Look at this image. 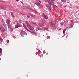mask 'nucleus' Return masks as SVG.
Wrapping results in <instances>:
<instances>
[{
    "instance_id": "nucleus-1",
    "label": "nucleus",
    "mask_w": 79,
    "mask_h": 79,
    "mask_svg": "<svg viewBox=\"0 0 79 79\" xmlns=\"http://www.w3.org/2000/svg\"><path fill=\"white\" fill-rule=\"evenodd\" d=\"M47 1L48 2L49 5L51 6L52 5V4H53L54 3L53 0H47Z\"/></svg>"
},
{
    "instance_id": "nucleus-2",
    "label": "nucleus",
    "mask_w": 79,
    "mask_h": 79,
    "mask_svg": "<svg viewBox=\"0 0 79 79\" xmlns=\"http://www.w3.org/2000/svg\"><path fill=\"white\" fill-rule=\"evenodd\" d=\"M23 27L25 28V29L28 32H31V33H32V32L33 31H32V32L31 31L28 29H27V27H26V25H25V24H24L23 23Z\"/></svg>"
},
{
    "instance_id": "nucleus-3",
    "label": "nucleus",
    "mask_w": 79,
    "mask_h": 79,
    "mask_svg": "<svg viewBox=\"0 0 79 79\" xmlns=\"http://www.w3.org/2000/svg\"><path fill=\"white\" fill-rule=\"evenodd\" d=\"M21 34L22 37H24V35H27V33H26L24 31H21Z\"/></svg>"
},
{
    "instance_id": "nucleus-4",
    "label": "nucleus",
    "mask_w": 79,
    "mask_h": 79,
    "mask_svg": "<svg viewBox=\"0 0 79 79\" xmlns=\"http://www.w3.org/2000/svg\"><path fill=\"white\" fill-rule=\"evenodd\" d=\"M42 16L44 18H45V19H48V17L44 13H43L42 15Z\"/></svg>"
},
{
    "instance_id": "nucleus-5",
    "label": "nucleus",
    "mask_w": 79,
    "mask_h": 79,
    "mask_svg": "<svg viewBox=\"0 0 79 79\" xmlns=\"http://www.w3.org/2000/svg\"><path fill=\"white\" fill-rule=\"evenodd\" d=\"M46 6L47 8H48V9H49L50 12H51L52 9L51 8V7L49 6V5L46 4Z\"/></svg>"
},
{
    "instance_id": "nucleus-6",
    "label": "nucleus",
    "mask_w": 79,
    "mask_h": 79,
    "mask_svg": "<svg viewBox=\"0 0 79 79\" xmlns=\"http://www.w3.org/2000/svg\"><path fill=\"white\" fill-rule=\"evenodd\" d=\"M0 29L1 31H2V32H5V29L2 26H1V27H0Z\"/></svg>"
},
{
    "instance_id": "nucleus-7",
    "label": "nucleus",
    "mask_w": 79,
    "mask_h": 79,
    "mask_svg": "<svg viewBox=\"0 0 79 79\" xmlns=\"http://www.w3.org/2000/svg\"><path fill=\"white\" fill-rule=\"evenodd\" d=\"M28 27H29V29L31 30V31H33L34 30V27H32L31 26V25H30Z\"/></svg>"
},
{
    "instance_id": "nucleus-8",
    "label": "nucleus",
    "mask_w": 79,
    "mask_h": 79,
    "mask_svg": "<svg viewBox=\"0 0 79 79\" xmlns=\"http://www.w3.org/2000/svg\"><path fill=\"white\" fill-rule=\"evenodd\" d=\"M68 27H67L65 29L63 30V33L64 34L63 37H64V36H65V35H66V34H65V31H66V29H68Z\"/></svg>"
},
{
    "instance_id": "nucleus-9",
    "label": "nucleus",
    "mask_w": 79,
    "mask_h": 79,
    "mask_svg": "<svg viewBox=\"0 0 79 79\" xmlns=\"http://www.w3.org/2000/svg\"><path fill=\"white\" fill-rule=\"evenodd\" d=\"M73 26H74V24H73V22L71 21V24L69 28L70 29H71V28H72L73 27Z\"/></svg>"
},
{
    "instance_id": "nucleus-10",
    "label": "nucleus",
    "mask_w": 79,
    "mask_h": 79,
    "mask_svg": "<svg viewBox=\"0 0 79 79\" xmlns=\"http://www.w3.org/2000/svg\"><path fill=\"white\" fill-rule=\"evenodd\" d=\"M45 21L44 20H43V21L42 22V24L43 25V26H45L46 24V23H45Z\"/></svg>"
},
{
    "instance_id": "nucleus-11",
    "label": "nucleus",
    "mask_w": 79,
    "mask_h": 79,
    "mask_svg": "<svg viewBox=\"0 0 79 79\" xmlns=\"http://www.w3.org/2000/svg\"><path fill=\"white\" fill-rule=\"evenodd\" d=\"M30 15L31 16V17H32V18H36V15H35L30 14Z\"/></svg>"
},
{
    "instance_id": "nucleus-12",
    "label": "nucleus",
    "mask_w": 79,
    "mask_h": 79,
    "mask_svg": "<svg viewBox=\"0 0 79 79\" xmlns=\"http://www.w3.org/2000/svg\"><path fill=\"white\" fill-rule=\"evenodd\" d=\"M25 23L26 24H27V27H28L30 25L29 24V23L27 21H26Z\"/></svg>"
},
{
    "instance_id": "nucleus-13",
    "label": "nucleus",
    "mask_w": 79,
    "mask_h": 79,
    "mask_svg": "<svg viewBox=\"0 0 79 79\" xmlns=\"http://www.w3.org/2000/svg\"><path fill=\"white\" fill-rule=\"evenodd\" d=\"M10 19H8L6 21V23L7 24H10Z\"/></svg>"
},
{
    "instance_id": "nucleus-14",
    "label": "nucleus",
    "mask_w": 79,
    "mask_h": 79,
    "mask_svg": "<svg viewBox=\"0 0 79 79\" xmlns=\"http://www.w3.org/2000/svg\"><path fill=\"white\" fill-rule=\"evenodd\" d=\"M30 23L32 24H33V25H34L35 26H36L37 25V24L36 23H35V22H31Z\"/></svg>"
},
{
    "instance_id": "nucleus-15",
    "label": "nucleus",
    "mask_w": 79,
    "mask_h": 79,
    "mask_svg": "<svg viewBox=\"0 0 79 79\" xmlns=\"http://www.w3.org/2000/svg\"><path fill=\"white\" fill-rule=\"evenodd\" d=\"M35 4L37 6H40V3L37 2H35Z\"/></svg>"
},
{
    "instance_id": "nucleus-16",
    "label": "nucleus",
    "mask_w": 79,
    "mask_h": 79,
    "mask_svg": "<svg viewBox=\"0 0 79 79\" xmlns=\"http://www.w3.org/2000/svg\"><path fill=\"white\" fill-rule=\"evenodd\" d=\"M51 24L52 27H53V26H54V27H55V29H56L55 28V24H54L52 22H51Z\"/></svg>"
},
{
    "instance_id": "nucleus-17",
    "label": "nucleus",
    "mask_w": 79,
    "mask_h": 79,
    "mask_svg": "<svg viewBox=\"0 0 79 79\" xmlns=\"http://www.w3.org/2000/svg\"><path fill=\"white\" fill-rule=\"evenodd\" d=\"M18 25H19V24H18V23H17V25H15V29H16L17 28H18V27H19V26H18Z\"/></svg>"
},
{
    "instance_id": "nucleus-18",
    "label": "nucleus",
    "mask_w": 79,
    "mask_h": 79,
    "mask_svg": "<svg viewBox=\"0 0 79 79\" xmlns=\"http://www.w3.org/2000/svg\"><path fill=\"white\" fill-rule=\"evenodd\" d=\"M38 26H39L40 27H42V26H44L43 25H42V23H40L38 24Z\"/></svg>"
},
{
    "instance_id": "nucleus-19",
    "label": "nucleus",
    "mask_w": 79,
    "mask_h": 79,
    "mask_svg": "<svg viewBox=\"0 0 79 79\" xmlns=\"http://www.w3.org/2000/svg\"><path fill=\"white\" fill-rule=\"evenodd\" d=\"M42 29L40 27H37L36 28V31H39V30H41Z\"/></svg>"
},
{
    "instance_id": "nucleus-20",
    "label": "nucleus",
    "mask_w": 79,
    "mask_h": 79,
    "mask_svg": "<svg viewBox=\"0 0 79 79\" xmlns=\"http://www.w3.org/2000/svg\"><path fill=\"white\" fill-rule=\"evenodd\" d=\"M43 28L44 29V30H46V31H48L49 30L47 28L43 27Z\"/></svg>"
},
{
    "instance_id": "nucleus-21",
    "label": "nucleus",
    "mask_w": 79,
    "mask_h": 79,
    "mask_svg": "<svg viewBox=\"0 0 79 79\" xmlns=\"http://www.w3.org/2000/svg\"><path fill=\"white\" fill-rule=\"evenodd\" d=\"M53 7L54 8H57V9H58V6H56V5H53Z\"/></svg>"
},
{
    "instance_id": "nucleus-22",
    "label": "nucleus",
    "mask_w": 79,
    "mask_h": 79,
    "mask_svg": "<svg viewBox=\"0 0 79 79\" xmlns=\"http://www.w3.org/2000/svg\"><path fill=\"white\" fill-rule=\"evenodd\" d=\"M11 16H12V17H13V18H15V16H14V15H13V12H11Z\"/></svg>"
},
{
    "instance_id": "nucleus-23",
    "label": "nucleus",
    "mask_w": 79,
    "mask_h": 79,
    "mask_svg": "<svg viewBox=\"0 0 79 79\" xmlns=\"http://www.w3.org/2000/svg\"><path fill=\"white\" fill-rule=\"evenodd\" d=\"M8 28H11V25L10 24H8Z\"/></svg>"
},
{
    "instance_id": "nucleus-24",
    "label": "nucleus",
    "mask_w": 79,
    "mask_h": 79,
    "mask_svg": "<svg viewBox=\"0 0 79 79\" xmlns=\"http://www.w3.org/2000/svg\"><path fill=\"white\" fill-rule=\"evenodd\" d=\"M40 6V8H43V6L42 5H40V6Z\"/></svg>"
},
{
    "instance_id": "nucleus-25",
    "label": "nucleus",
    "mask_w": 79,
    "mask_h": 79,
    "mask_svg": "<svg viewBox=\"0 0 79 79\" xmlns=\"http://www.w3.org/2000/svg\"><path fill=\"white\" fill-rule=\"evenodd\" d=\"M0 8L1 9H3L4 8V7H3L1 6H0Z\"/></svg>"
},
{
    "instance_id": "nucleus-26",
    "label": "nucleus",
    "mask_w": 79,
    "mask_h": 79,
    "mask_svg": "<svg viewBox=\"0 0 79 79\" xmlns=\"http://www.w3.org/2000/svg\"><path fill=\"white\" fill-rule=\"evenodd\" d=\"M61 1L63 2L64 4V2L65 1V0H61Z\"/></svg>"
},
{
    "instance_id": "nucleus-27",
    "label": "nucleus",
    "mask_w": 79,
    "mask_h": 79,
    "mask_svg": "<svg viewBox=\"0 0 79 79\" xmlns=\"http://www.w3.org/2000/svg\"><path fill=\"white\" fill-rule=\"evenodd\" d=\"M10 31L11 32H12V31H13V28H11L10 29Z\"/></svg>"
},
{
    "instance_id": "nucleus-28",
    "label": "nucleus",
    "mask_w": 79,
    "mask_h": 79,
    "mask_svg": "<svg viewBox=\"0 0 79 79\" xmlns=\"http://www.w3.org/2000/svg\"><path fill=\"white\" fill-rule=\"evenodd\" d=\"M37 1H38V2H40V3H41V1H40V0H36Z\"/></svg>"
},
{
    "instance_id": "nucleus-29",
    "label": "nucleus",
    "mask_w": 79,
    "mask_h": 79,
    "mask_svg": "<svg viewBox=\"0 0 79 79\" xmlns=\"http://www.w3.org/2000/svg\"><path fill=\"white\" fill-rule=\"evenodd\" d=\"M61 24L62 26H63V24H64V23L63 22H62L61 23Z\"/></svg>"
},
{
    "instance_id": "nucleus-30",
    "label": "nucleus",
    "mask_w": 79,
    "mask_h": 79,
    "mask_svg": "<svg viewBox=\"0 0 79 79\" xmlns=\"http://www.w3.org/2000/svg\"><path fill=\"white\" fill-rule=\"evenodd\" d=\"M19 22L20 23H21V20L19 19Z\"/></svg>"
},
{
    "instance_id": "nucleus-31",
    "label": "nucleus",
    "mask_w": 79,
    "mask_h": 79,
    "mask_svg": "<svg viewBox=\"0 0 79 79\" xmlns=\"http://www.w3.org/2000/svg\"><path fill=\"white\" fill-rule=\"evenodd\" d=\"M35 13H38L37 12V11H36V10H35Z\"/></svg>"
},
{
    "instance_id": "nucleus-32",
    "label": "nucleus",
    "mask_w": 79,
    "mask_h": 79,
    "mask_svg": "<svg viewBox=\"0 0 79 79\" xmlns=\"http://www.w3.org/2000/svg\"><path fill=\"white\" fill-rule=\"evenodd\" d=\"M17 7H20V6H19V5H17Z\"/></svg>"
},
{
    "instance_id": "nucleus-33",
    "label": "nucleus",
    "mask_w": 79,
    "mask_h": 79,
    "mask_svg": "<svg viewBox=\"0 0 79 79\" xmlns=\"http://www.w3.org/2000/svg\"><path fill=\"white\" fill-rule=\"evenodd\" d=\"M4 27H6V25H5V23H4Z\"/></svg>"
},
{
    "instance_id": "nucleus-34",
    "label": "nucleus",
    "mask_w": 79,
    "mask_h": 79,
    "mask_svg": "<svg viewBox=\"0 0 79 79\" xmlns=\"http://www.w3.org/2000/svg\"><path fill=\"white\" fill-rule=\"evenodd\" d=\"M27 18H30V16H27Z\"/></svg>"
},
{
    "instance_id": "nucleus-35",
    "label": "nucleus",
    "mask_w": 79,
    "mask_h": 79,
    "mask_svg": "<svg viewBox=\"0 0 79 79\" xmlns=\"http://www.w3.org/2000/svg\"><path fill=\"white\" fill-rule=\"evenodd\" d=\"M38 52H41V51H40V50H38Z\"/></svg>"
},
{
    "instance_id": "nucleus-36",
    "label": "nucleus",
    "mask_w": 79,
    "mask_h": 79,
    "mask_svg": "<svg viewBox=\"0 0 79 79\" xmlns=\"http://www.w3.org/2000/svg\"><path fill=\"white\" fill-rule=\"evenodd\" d=\"M0 50H1V51H2V49L1 48H0Z\"/></svg>"
},
{
    "instance_id": "nucleus-37",
    "label": "nucleus",
    "mask_w": 79,
    "mask_h": 79,
    "mask_svg": "<svg viewBox=\"0 0 79 79\" xmlns=\"http://www.w3.org/2000/svg\"><path fill=\"white\" fill-rule=\"evenodd\" d=\"M48 24L49 23H48L47 24V26H49V25H48Z\"/></svg>"
},
{
    "instance_id": "nucleus-38",
    "label": "nucleus",
    "mask_w": 79,
    "mask_h": 79,
    "mask_svg": "<svg viewBox=\"0 0 79 79\" xmlns=\"http://www.w3.org/2000/svg\"><path fill=\"white\" fill-rule=\"evenodd\" d=\"M55 24H56V22H55Z\"/></svg>"
},
{
    "instance_id": "nucleus-39",
    "label": "nucleus",
    "mask_w": 79,
    "mask_h": 79,
    "mask_svg": "<svg viewBox=\"0 0 79 79\" xmlns=\"http://www.w3.org/2000/svg\"><path fill=\"white\" fill-rule=\"evenodd\" d=\"M21 15H24V14H22V13H21Z\"/></svg>"
},
{
    "instance_id": "nucleus-40",
    "label": "nucleus",
    "mask_w": 79,
    "mask_h": 79,
    "mask_svg": "<svg viewBox=\"0 0 79 79\" xmlns=\"http://www.w3.org/2000/svg\"><path fill=\"white\" fill-rule=\"evenodd\" d=\"M21 3H22V4H23V2H21Z\"/></svg>"
},
{
    "instance_id": "nucleus-41",
    "label": "nucleus",
    "mask_w": 79,
    "mask_h": 79,
    "mask_svg": "<svg viewBox=\"0 0 79 79\" xmlns=\"http://www.w3.org/2000/svg\"><path fill=\"white\" fill-rule=\"evenodd\" d=\"M16 0V1H19V0Z\"/></svg>"
},
{
    "instance_id": "nucleus-42",
    "label": "nucleus",
    "mask_w": 79,
    "mask_h": 79,
    "mask_svg": "<svg viewBox=\"0 0 79 79\" xmlns=\"http://www.w3.org/2000/svg\"><path fill=\"white\" fill-rule=\"evenodd\" d=\"M56 16L57 17H58V15H56Z\"/></svg>"
},
{
    "instance_id": "nucleus-43",
    "label": "nucleus",
    "mask_w": 79,
    "mask_h": 79,
    "mask_svg": "<svg viewBox=\"0 0 79 79\" xmlns=\"http://www.w3.org/2000/svg\"><path fill=\"white\" fill-rule=\"evenodd\" d=\"M53 5H54V4H52Z\"/></svg>"
},
{
    "instance_id": "nucleus-44",
    "label": "nucleus",
    "mask_w": 79,
    "mask_h": 79,
    "mask_svg": "<svg viewBox=\"0 0 79 79\" xmlns=\"http://www.w3.org/2000/svg\"><path fill=\"white\" fill-rule=\"evenodd\" d=\"M1 2H3V1H1Z\"/></svg>"
},
{
    "instance_id": "nucleus-45",
    "label": "nucleus",
    "mask_w": 79,
    "mask_h": 79,
    "mask_svg": "<svg viewBox=\"0 0 79 79\" xmlns=\"http://www.w3.org/2000/svg\"><path fill=\"white\" fill-rule=\"evenodd\" d=\"M3 2H5V1H3Z\"/></svg>"
},
{
    "instance_id": "nucleus-46",
    "label": "nucleus",
    "mask_w": 79,
    "mask_h": 79,
    "mask_svg": "<svg viewBox=\"0 0 79 79\" xmlns=\"http://www.w3.org/2000/svg\"><path fill=\"white\" fill-rule=\"evenodd\" d=\"M5 13H6V12H5Z\"/></svg>"
},
{
    "instance_id": "nucleus-47",
    "label": "nucleus",
    "mask_w": 79,
    "mask_h": 79,
    "mask_svg": "<svg viewBox=\"0 0 79 79\" xmlns=\"http://www.w3.org/2000/svg\"><path fill=\"white\" fill-rule=\"evenodd\" d=\"M1 53V52H0V53Z\"/></svg>"
},
{
    "instance_id": "nucleus-48",
    "label": "nucleus",
    "mask_w": 79,
    "mask_h": 79,
    "mask_svg": "<svg viewBox=\"0 0 79 79\" xmlns=\"http://www.w3.org/2000/svg\"><path fill=\"white\" fill-rule=\"evenodd\" d=\"M1 0H0V2H1Z\"/></svg>"
}]
</instances>
